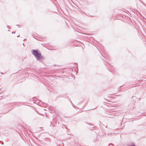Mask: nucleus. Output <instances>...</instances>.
Wrapping results in <instances>:
<instances>
[{"label": "nucleus", "mask_w": 146, "mask_h": 146, "mask_svg": "<svg viewBox=\"0 0 146 146\" xmlns=\"http://www.w3.org/2000/svg\"><path fill=\"white\" fill-rule=\"evenodd\" d=\"M8 29H9V27H8Z\"/></svg>", "instance_id": "7ed1b4c3"}, {"label": "nucleus", "mask_w": 146, "mask_h": 146, "mask_svg": "<svg viewBox=\"0 0 146 146\" xmlns=\"http://www.w3.org/2000/svg\"><path fill=\"white\" fill-rule=\"evenodd\" d=\"M18 36V37H19V36Z\"/></svg>", "instance_id": "f03ea898"}, {"label": "nucleus", "mask_w": 146, "mask_h": 146, "mask_svg": "<svg viewBox=\"0 0 146 146\" xmlns=\"http://www.w3.org/2000/svg\"><path fill=\"white\" fill-rule=\"evenodd\" d=\"M32 53L35 56L36 58L38 60H39L42 58L41 54L38 51L35 50H33L32 51Z\"/></svg>", "instance_id": "f257e3e1"}]
</instances>
